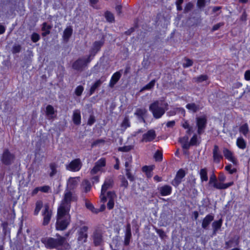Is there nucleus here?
<instances>
[{
	"label": "nucleus",
	"instance_id": "864d4df0",
	"mask_svg": "<svg viewBox=\"0 0 250 250\" xmlns=\"http://www.w3.org/2000/svg\"><path fill=\"white\" fill-rule=\"evenodd\" d=\"M190 144L191 146H197V136L196 134H194L190 140Z\"/></svg>",
	"mask_w": 250,
	"mask_h": 250
},
{
	"label": "nucleus",
	"instance_id": "09e8293b",
	"mask_svg": "<svg viewBox=\"0 0 250 250\" xmlns=\"http://www.w3.org/2000/svg\"><path fill=\"white\" fill-rule=\"evenodd\" d=\"M116 197V195L114 191H108L107 193V198L108 200H114Z\"/></svg>",
	"mask_w": 250,
	"mask_h": 250
},
{
	"label": "nucleus",
	"instance_id": "6e6552de",
	"mask_svg": "<svg viewBox=\"0 0 250 250\" xmlns=\"http://www.w3.org/2000/svg\"><path fill=\"white\" fill-rule=\"evenodd\" d=\"M42 215L43 216L42 225L46 226L49 224L52 216V211L49 210V207L47 204L44 206Z\"/></svg>",
	"mask_w": 250,
	"mask_h": 250
},
{
	"label": "nucleus",
	"instance_id": "f3484780",
	"mask_svg": "<svg viewBox=\"0 0 250 250\" xmlns=\"http://www.w3.org/2000/svg\"><path fill=\"white\" fill-rule=\"evenodd\" d=\"M131 238V226L129 224H128L126 226V230L125 232L124 245L128 246L129 244L130 240Z\"/></svg>",
	"mask_w": 250,
	"mask_h": 250
},
{
	"label": "nucleus",
	"instance_id": "4468645a",
	"mask_svg": "<svg viewBox=\"0 0 250 250\" xmlns=\"http://www.w3.org/2000/svg\"><path fill=\"white\" fill-rule=\"evenodd\" d=\"M92 238L95 246L100 245L103 241V235L101 231L99 230H95L93 232Z\"/></svg>",
	"mask_w": 250,
	"mask_h": 250
},
{
	"label": "nucleus",
	"instance_id": "4d7b16f0",
	"mask_svg": "<svg viewBox=\"0 0 250 250\" xmlns=\"http://www.w3.org/2000/svg\"><path fill=\"white\" fill-rule=\"evenodd\" d=\"M128 182L124 176H122L121 178V186L126 188L128 187Z\"/></svg>",
	"mask_w": 250,
	"mask_h": 250
},
{
	"label": "nucleus",
	"instance_id": "a19ab883",
	"mask_svg": "<svg viewBox=\"0 0 250 250\" xmlns=\"http://www.w3.org/2000/svg\"><path fill=\"white\" fill-rule=\"evenodd\" d=\"M95 165L101 169V167L105 166V159L101 158L96 162Z\"/></svg>",
	"mask_w": 250,
	"mask_h": 250
},
{
	"label": "nucleus",
	"instance_id": "393cba45",
	"mask_svg": "<svg viewBox=\"0 0 250 250\" xmlns=\"http://www.w3.org/2000/svg\"><path fill=\"white\" fill-rule=\"evenodd\" d=\"M159 190L162 196H167L171 193L172 188L170 186L165 185L161 187Z\"/></svg>",
	"mask_w": 250,
	"mask_h": 250
},
{
	"label": "nucleus",
	"instance_id": "f704fd0d",
	"mask_svg": "<svg viewBox=\"0 0 250 250\" xmlns=\"http://www.w3.org/2000/svg\"><path fill=\"white\" fill-rule=\"evenodd\" d=\"M104 16L106 21L109 22H113L115 21L113 14L109 11L105 12Z\"/></svg>",
	"mask_w": 250,
	"mask_h": 250
},
{
	"label": "nucleus",
	"instance_id": "72a5a7b5",
	"mask_svg": "<svg viewBox=\"0 0 250 250\" xmlns=\"http://www.w3.org/2000/svg\"><path fill=\"white\" fill-rule=\"evenodd\" d=\"M240 132L242 133L244 136H246L249 131L248 125L247 123L242 125L239 128Z\"/></svg>",
	"mask_w": 250,
	"mask_h": 250
},
{
	"label": "nucleus",
	"instance_id": "de8ad7c7",
	"mask_svg": "<svg viewBox=\"0 0 250 250\" xmlns=\"http://www.w3.org/2000/svg\"><path fill=\"white\" fill-rule=\"evenodd\" d=\"M154 158L156 161H162L163 159L162 153L159 150H157L154 154Z\"/></svg>",
	"mask_w": 250,
	"mask_h": 250
},
{
	"label": "nucleus",
	"instance_id": "37998d69",
	"mask_svg": "<svg viewBox=\"0 0 250 250\" xmlns=\"http://www.w3.org/2000/svg\"><path fill=\"white\" fill-rule=\"evenodd\" d=\"M121 126L122 127H124L125 129H126L127 127L130 126L129 121L127 117H125L124 118L121 124Z\"/></svg>",
	"mask_w": 250,
	"mask_h": 250
},
{
	"label": "nucleus",
	"instance_id": "4c0bfd02",
	"mask_svg": "<svg viewBox=\"0 0 250 250\" xmlns=\"http://www.w3.org/2000/svg\"><path fill=\"white\" fill-rule=\"evenodd\" d=\"M49 166L50 169L51 170V171L49 174V175L50 177H52L57 173V165L55 163H52L50 164Z\"/></svg>",
	"mask_w": 250,
	"mask_h": 250
},
{
	"label": "nucleus",
	"instance_id": "774afa93",
	"mask_svg": "<svg viewBox=\"0 0 250 250\" xmlns=\"http://www.w3.org/2000/svg\"><path fill=\"white\" fill-rule=\"evenodd\" d=\"M218 180L220 182H223L226 180V176L223 173H220L218 176Z\"/></svg>",
	"mask_w": 250,
	"mask_h": 250
},
{
	"label": "nucleus",
	"instance_id": "603ef678",
	"mask_svg": "<svg viewBox=\"0 0 250 250\" xmlns=\"http://www.w3.org/2000/svg\"><path fill=\"white\" fill-rule=\"evenodd\" d=\"M21 46L19 44L15 45L12 48V52L14 54L19 53L21 50Z\"/></svg>",
	"mask_w": 250,
	"mask_h": 250
},
{
	"label": "nucleus",
	"instance_id": "6ab92c4d",
	"mask_svg": "<svg viewBox=\"0 0 250 250\" xmlns=\"http://www.w3.org/2000/svg\"><path fill=\"white\" fill-rule=\"evenodd\" d=\"M213 157L214 161L217 163H219L223 156L220 154L219 151V147L217 145L214 146L213 149Z\"/></svg>",
	"mask_w": 250,
	"mask_h": 250
},
{
	"label": "nucleus",
	"instance_id": "423d86ee",
	"mask_svg": "<svg viewBox=\"0 0 250 250\" xmlns=\"http://www.w3.org/2000/svg\"><path fill=\"white\" fill-rule=\"evenodd\" d=\"M91 59L89 56L86 59L79 58L73 63L72 67L77 70H82L83 68L86 67L87 64L91 62Z\"/></svg>",
	"mask_w": 250,
	"mask_h": 250
},
{
	"label": "nucleus",
	"instance_id": "7ed1b4c3",
	"mask_svg": "<svg viewBox=\"0 0 250 250\" xmlns=\"http://www.w3.org/2000/svg\"><path fill=\"white\" fill-rule=\"evenodd\" d=\"M149 109L153 117L158 119L161 118L168 109V104L167 103L162 104L159 101H155L149 105Z\"/></svg>",
	"mask_w": 250,
	"mask_h": 250
},
{
	"label": "nucleus",
	"instance_id": "aec40b11",
	"mask_svg": "<svg viewBox=\"0 0 250 250\" xmlns=\"http://www.w3.org/2000/svg\"><path fill=\"white\" fill-rule=\"evenodd\" d=\"M72 120L75 125H80L81 123V113L79 110H75L73 111Z\"/></svg>",
	"mask_w": 250,
	"mask_h": 250
},
{
	"label": "nucleus",
	"instance_id": "412c9836",
	"mask_svg": "<svg viewBox=\"0 0 250 250\" xmlns=\"http://www.w3.org/2000/svg\"><path fill=\"white\" fill-rule=\"evenodd\" d=\"M213 219L214 216L212 215H207L203 220L202 227L204 229H207L208 227Z\"/></svg>",
	"mask_w": 250,
	"mask_h": 250
},
{
	"label": "nucleus",
	"instance_id": "c756f323",
	"mask_svg": "<svg viewBox=\"0 0 250 250\" xmlns=\"http://www.w3.org/2000/svg\"><path fill=\"white\" fill-rule=\"evenodd\" d=\"M236 145L237 146L242 149L246 147V142L242 137H239L236 141Z\"/></svg>",
	"mask_w": 250,
	"mask_h": 250
},
{
	"label": "nucleus",
	"instance_id": "680f3d73",
	"mask_svg": "<svg viewBox=\"0 0 250 250\" xmlns=\"http://www.w3.org/2000/svg\"><path fill=\"white\" fill-rule=\"evenodd\" d=\"M95 122V118L93 115H90L88 122L87 124L89 125H92Z\"/></svg>",
	"mask_w": 250,
	"mask_h": 250
},
{
	"label": "nucleus",
	"instance_id": "69168bd1",
	"mask_svg": "<svg viewBox=\"0 0 250 250\" xmlns=\"http://www.w3.org/2000/svg\"><path fill=\"white\" fill-rule=\"evenodd\" d=\"M150 64V62L147 60H144L142 62V66L145 69H147Z\"/></svg>",
	"mask_w": 250,
	"mask_h": 250
},
{
	"label": "nucleus",
	"instance_id": "bf43d9fd",
	"mask_svg": "<svg viewBox=\"0 0 250 250\" xmlns=\"http://www.w3.org/2000/svg\"><path fill=\"white\" fill-rule=\"evenodd\" d=\"M224 25V22H219L217 24H216L212 27L211 31H215L218 30L220 27L223 26Z\"/></svg>",
	"mask_w": 250,
	"mask_h": 250
},
{
	"label": "nucleus",
	"instance_id": "dca6fc26",
	"mask_svg": "<svg viewBox=\"0 0 250 250\" xmlns=\"http://www.w3.org/2000/svg\"><path fill=\"white\" fill-rule=\"evenodd\" d=\"M78 182L75 177H70L67 182V185L65 189L72 191L77 186Z\"/></svg>",
	"mask_w": 250,
	"mask_h": 250
},
{
	"label": "nucleus",
	"instance_id": "79ce46f5",
	"mask_svg": "<svg viewBox=\"0 0 250 250\" xmlns=\"http://www.w3.org/2000/svg\"><path fill=\"white\" fill-rule=\"evenodd\" d=\"M133 148L132 146H126L123 147H119L118 148V151L122 152H128Z\"/></svg>",
	"mask_w": 250,
	"mask_h": 250
},
{
	"label": "nucleus",
	"instance_id": "f03ea898",
	"mask_svg": "<svg viewBox=\"0 0 250 250\" xmlns=\"http://www.w3.org/2000/svg\"><path fill=\"white\" fill-rule=\"evenodd\" d=\"M69 211L58 208L57 219L56 228L57 230H63L66 229L70 222Z\"/></svg>",
	"mask_w": 250,
	"mask_h": 250
},
{
	"label": "nucleus",
	"instance_id": "e2e57ef3",
	"mask_svg": "<svg viewBox=\"0 0 250 250\" xmlns=\"http://www.w3.org/2000/svg\"><path fill=\"white\" fill-rule=\"evenodd\" d=\"M217 181V179L216 176L214 173H212V175L210 176L209 184H211L212 183H215Z\"/></svg>",
	"mask_w": 250,
	"mask_h": 250
},
{
	"label": "nucleus",
	"instance_id": "6e6d98bb",
	"mask_svg": "<svg viewBox=\"0 0 250 250\" xmlns=\"http://www.w3.org/2000/svg\"><path fill=\"white\" fill-rule=\"evenodd\" d=\"M231 165L229 164L225 167V169L229 171L230 174H233L236 172V169L235 168L231 169Z\"/></svg>",
	"mask_w": 250,
	"mask_h": 250
},
{
	"label": "nucleus",
	"instance_id": "20e7f679",
	"mask_svg": "<svg viewBox=\"0 0 250 250\" xmlns=\"http://www.w3.org/2000/svg\"><path fill=\"white\" fill-rule=\"evenodd\" d=\"M77 200L78 197L74 192L65 189L63 198L58 208L69 211L71 202H76Z\"/></svg>",
	"mask_w": 250,
	"mask_h": 250
},
{
	"label": "nucleus",
	"instance_id": "9b49d317",
	"mask_svg": "<svg viewBox=\"0 0 250 250\" xmlns=\"http://www.w3.org/2000/svg\"><path fill=\"white\" fill-rule=\"evenodd\" d=\"M186 173L184 169H179L176 173V176L172 182V184L177 187L182 182V179L185 176Z\"/></svg>",
	"mask_w": 250,
	"mask_h": 250
},
{
	"label": "nucleus",
	"instance_id": "a211bd4d",
	"mask_svg": "<svg viewBox=\"0 0 250 250\" xmlns=\"http://www.w3.org/2000/svg\"><path fill=\"white\" fill-rule=\"evenodd\" d=\"M233 185V182L224 184L222 182H217V181L213 184V187L218 189H225Z\"/></svg>",
	"mask_w": 250,
	"mask_h": 250
},
{
	"label": "nucleus",
	"instance_id": "49530a36",
	"mask_svg": "<svg viewBox=\"0 0 250 250\" xmlns=\"http://www.w3.org/2000/svg\"><path fill=\"white\" fill-rule=\"evenodd\" d=\"M31 39L33 42H36L40 39V36L38 33H33L31 36Z\"/></svg>",
	"mask_w": 250,
	"mask_h": 250
},
{
	"label": "nucleus",
	"instance_id": "f257e3e1",
	"mask_svg": "<svg viewBox=\"0 0 250 250\" xmlns=\"http://www.w3.org/2000/svg\"><path fill=\"white\" fill-rule=\"evenodd\" d=\"M57 238L52 237L42 238L41 242L48 249H56L58 250H69L71 248L70 244L66 241V238L56 234Z\"/></svg>",
	"mask_w": 250,
	"mask_h": 250
},
{
	"label": "nucleus",
	"instance_id": "e433bc0d",
	"mask_svg": "<svg viewBox=\"0 0 250 250\" xmlns=\"http://www.w3.org/2000/svg\"><path fill=\"white\" fill-rule=\"evenodd\" d=\"M54 108L51 105H48L46 107V114L49 117H52V115L54 114Z\"/></svg>",
	"mask_w": 250,
	"mask_h": 250
},
{
	"label": "nucleus",
	"instance_id": "5fc2aeb1",
	"mask_svg": "<svg viewBox=\"0 0 250 250\" xmlns=\"http://www.w3.org/2000/svg\"><path fill=\"white\" fill-rule=\"evenodd\" d=\"M40 190L44 193H48L50 190V187L49 186L39 187Z\"/></svg>",
	"mask_w": 250,
	"mask_h": 250
},
{
	"label": "nucleus",
	"instance_id": "b1692460",
	"mask_svg": "<svg viewBox=\"0 0 250 250\" xmlns=\"http://www.w3.org/2000/svg\"><path fill=\"white\" fill-rule=\"evenodd\" d=\"M73 33V29L71 27H67L65 28L63 33V39L65 42H67Z\"/></svg>",
	"mask_w": 250,
	"mask_h": 250
},
{
	"label": "nucleus",
	"instance_id": "c85d7f7f",
	"mask_svg": "<svg viewBox=\"0 0 250 250\" xmlns=\"http://www.w3.org/2000/svg\"><path fill=\"white\" fill-rule=\"evenodd\" d=\"M186 108L193 112H196L200 109L199 105H197L195 103L188 104L186 105Z\"/></svg>",
	"mask_w": 250,
	"mask_h": 250
},
{
	"label": "nucleus",
	"instance_id": "58836bf2",
	"mask_svg": "<svg viewBox=\"0 0 250 250\" xmlns=\"http://www.w3.org/2000/svg\"><path fill=\"white\" fill-rule=\"evenodd\" d=\"M155 82H156L155 80H152L148 83H147L146 85L144 86L142 88L141 91L146 90H150V89H152L154 87Z\"/></svg>",
	"mask_w": 250,
	"mask_h": 250
},
{
	"label": "nucleus",
	"instance_id": "39448f33",
	"mask_svg": "<svg viewBox=\"0 0 250 250\" xmlns=\"http://www.w3.org/2000/svg\"><path fill=\"white\" fill-rule=\"evenodd\" d=\"M0 159L4 165L10 166L14 163L15 160V155L11 152L8 148H5L3 150Z\"/></svg>",
	"mask_w": 250,
	"mask_h": 250
},
{
	"label": "nucleus",
	"instance_id": "0eeeda50",
	"mask_svg": "<svg viewBox=\"0 0 250 250\" xmlns=\"http://www.w3.org/2000/svg\"><path fill=\"white\" fill-rule=\"evenodd\" d=\"M104 40L94 42L92 47L89 51L90 54L88 56L90 58L91 57H94L98 53V52L100 50L101 48L104 45Z\"/></svg>",
	"mask_w": 250,
	"mask_h": 250
},
{
	"label": "nucleus",
	"instance_id": "ddd939ff",
	"mask_svg": "<svg viewBox=\"0 0 250 250\" xmlns=\"http://www.w3.org/2000/svg\"><path fill=\"white\" fill-rule=\"evenodd\" d=\"M113 183L114 181L111 177H108L106 178L102 187V195L105 193L108 189L112 188L113 186Z\"/></svg>",
	"mask_w": 250,
	"mask_h": 250
},
{
	"label": "nucleus",
	"instance_id": "13d9d810",
	"mask_svg": "<svg viewBox=\"0 0 250 250\" xmlns=\"http://www.w3.org/2000/svg\"><path fill=\"white\" fill-rule=\"evenodd\" d=\"M114 206V200H109L107 204V207L108 209L111 210Z\"/></svg>",
	"mask_w": 250,
	"mask_h": 250
},
{
	"label": "nucleus",
	"instance_id": "c03bdc74",
	"mask_svg": "<svg viewBox=\"0 0 250 250\" xmlns=\"http://www.w3.org/2000/svg\"><path fill=\"white\" fill-rule=\"evenodd\" d=\"M131 169H125L126 175L130 181L133 182L135 180L134 176L131 173Z\"/></svg>",
	"mask_w": 250,
	"mask_h": 250
},
{
	"label": "nucleus",
	"instance_id": "cd10ccee",
	"mask_svg": "<svg viewBox=\"0 0 250 250\" xmlns=\"http://www.w3.org/2000/svg\"><path fill=\"white\" fill-rule=\"evenodd\" d=\"M82 187L83 188V190L85 193L89 192L91 188L90 183L87 180H84L82 182Z\"/></svg>",
	"mask_w": 250,
	"mask_h": 250
},
{
	"label": "nucleus",
	"instance_id": "bb28decb",
	"mask_svg": "<svg viewBox=\"0 0 250 250\" xmlns=\"http://www.w3.org/2000/svg\"><path fill=\"white\" fill-rule=\"evenodd\" d=\"M104 80L99 79L97 80L91 87L89 91V95H92L95 91L103 83Z\"/></svg>",
	"mask_w": 250,
	"mask_h": 250
},
{
	"label": "nucleus",
	"instance_id": "052dcab7",
	"mask_svg": "<svg viewBox=\"0 0 250 250\" xmlns=\"http://www.w3.org/2000/svg\"><path fill=\"white\" fill-rule=\"evenodd\" d=\"M193 5L191 3L188 2L187 3L184 8V11L185 13H187L192 9Z\"/></svg>",
	"mask_w": 250,
	"mask_h": 250
},
{
	"label": "nucleus",
	"instance_id": "4be33fe9",
	"mask_svg": "<svg viewBox=\"0 0 250 250\" xmlns=\"http://www.w3.org/2000/svg\"><path fill=\"white\" fill-rule=\"evenodd\" d=\"M223 154L227 159L230 161L233 164H236V160L232 156V153L226 148L223 149Z\"/></svg>",
	"mask_w": 250,
	"mask_h": 250
},
{
	"label": "nucleus",
	"instance_id": "3c124183",
	"mask_svg": "<svg viewBox=\"0 0 250 250\" xmlns=\"http://www.w3.org/2000/svg\"><path fill=\"white\" fill-rule=\"evenodd\" d=\"M185 61H186V63H183V65L184 67H185V68L188 67L192 65L193 62L191 60L188 59V58H186Z\"/></svg>",
	"mask_w": 250,
	"mask_h": 250
},
{
	"label": "nucleus",
	"instance_id": "2f4dec72",
	"mask_svg": "<svg viewBox=\"0 0 250 250\" xmlns=\"http://www.w3.org/2000/svg\"><path fill=\"white\" fill-rule=\"evenodd\" d=\"M147 110L146 108H137L136 112L134 113V115H136L138 118L144 116L146 113Z\"/></svg>",
	"mask_w": 250,
	"mask_h": 250
},
{
	"label": "nucleus",
	"instance_id": "c9c22d12",
	"mask_svg": "<svg viewBox=\"0 0 250 250\" xmlns=\"http://www.w3.org/2000/svg\"><path fill=\"white\" fill-rule=\"evenodd\" d=\"M43 204L41 201H38L36 203V207L34 211V214L35 215L38 214L39 212L42 208Z\"/></svg>",
	"mask_w": 250,
	"mask_h": 250
},
{
	"label": "nucleus",
	"instance_id": "2eb2a0df",
	"mask_svg": "<svg viewBox=\"0 0 250 250\" xmlns=\"http://www.w3.org/2000/svg\"><path fill=\"white\" fill-rule=\"evenodd\" d=\"M156 137L155 132L153 130H149L143 135L142 141L146 142H151Z\"/></svg>",
	"mask_w": 250,
	"mask_h": 250
},
{
	"label": "nucleus",
	"instance_id": "ea45409f",
	"mask_svg": "<svg viewBox=\"0 0 250 250\" xmlns=\"http://www.w3.org/2000/svg\"><path fill=\"white\" fill-rule=\"evenodd\" d=\"M195 81L197 83H201L208 79V76L207 75H201L194 78Z\"/></svg>",
	"mask_w": 250,
	"mask_h": 250
},
{
	"label": "nucleus",
	"instance_id": "8fccbe9b",
	"mask_svg": "<svg viewBox=\"0 0 250 250\" xmlns=\"http://www.w3.org/2000/svg\"><path fill=\"white\" fill-rule=\"evenodd\" d=\"M155 230L157 234L159 235V236L162 238L164 239L165 237L167 236L165 232L162 229H158L157 228H155Z\"/></svg>",
	"mask_w": 250,
	"mask_h": 250
},
{
	"label": "nucleus",
	"instance_id": "a18cd8bd",
	"mask_svg": "<svg viewBox=\"0 0 250 250\" xmlns=\"http://www.w3.org/2000/svg\"><path fill=\"white\" fill-rule=\"evenodd\" d=\"M83 91V87L82 85L77 86L75 90V94L78 96H80Z\"/></svg>",
	"mask_w": 250,
	"mask_h": 250
},
{
	"label": "nucleus",
	"instance_id": "1a4fd4ad",
	"mask_svg": "<svg viewBox=\"0 0 250 250\" xmlns=\"http://www.w3.org/2000/svg\"><path fill=\"white\" fill-rule=\"evenodd\" d=\"M207 121L205 117L196 118V124L198 127L197 132L200 135L204 132L206 128Z\"/></svg>",
	"mask_w": 250,
	"mask_h": 250
},
{
	"label": "nucleus",
	"instance_id": "473e14b6",
	"mask_svg": "<svg viewBox=\"0 0 250 250\" xmlns=\"http://www.w3.org/2000/svg\"><path fill=\"white\" fill-rule=\"evenodd\" d=\"M85 205L86 208L87 209H88L89 210L92 211L93 213H95V214L98 213L97 208H95L94 206L93 205V204L92 203H91L90 202L86 200L85 201Z\"/></svg>",
	"mask_w": 250,
	"mask_h": 250
},
{
	"label": "nucleus",
	"instance_id": "a878e982",
	"mask_svg": "<svg viewBox=\"0 0 250 250\" xmlns=\"http://www.w3.org/2000/svg\"><path fill=\"white\" fill-rule=\"evenodd\" d=\"M222 224V219L214 221L212 224L213 228V235H215L217 231L221 228Z\"/></svg>",
	"mask_w": 250,
	"mask_h": 250
},
{
	"label": "nucleus",
	"instance_id": "0e129e2a",
	"mask_svg": "<svg viewBox=\"0 0 250 250\" xmlns=\"http://www.w3.org/2000/svg\"><path fill=\"white\" fill-rule=\"evenodd\" d=\"M188 136H185L183 137H181L179 139V142L181 144L187 143V142H188Z\"/></svg>",
	"mask_w": 250,
	"mask_h": 250
},
{
	"label": "nucleus",
	"instance_id": "9d476101",
	"mask_svg": "<svg viewBox=\"0 0 250 250\" xmlns=\"http://www.w3.org/2000/svg\"><path fill=\"white\" fill-rule=\"evenodd\" d=\"M88 227L84 226L81 228L79 232V236L78 237V241L83 244L86 242L88 237L87 235Z\"/></svg>",
	"mask_w": 250,
	"mask_h": 250
},
{
	"label": "nucleus",
	"instance_id": "f8f14e48",
	"mask_svg": "<svg viewBox=\"0 0 250 250\" xmlns=\"http://www.w3.org/2000/svg\"><path fill=\"white\" fill-rule=\"evenodd\" d=\"M82 164L79 159H76L71 161L66 167V168L69 170L77 171L81 167Z\"/></svg>",
	"mask_w": 250,
	"mask_h": 250
},
{
	"label": "nucleus",
	"instance_id": "7c9ffc66",
	"mask_svg": "<svg viewBox=\"0 0 250 250\" xmlns=\"http://www.w3.org/2000/svg\"><path fill=\"white\" fill-rule=\"evenodd\" d=\"M200 175L201 181H207L208 180V177L207 175V170L206 168H202L200 170Z\"/></svg>",
	"mask_w": 250,
	"mask_h": 250
},
{
	"label": "nucleus",
	"instance_id": "5701e85b",
	"mask_svg": "<svg viewBox=\"0 0 250 250\" xmlns=\"http://www.w3.org/2000/svg\"><path fill=\"white\" fill-rule=\"evenodd\" d=\"M121 77V74L119 72H116L112 76L109 86L110 87H114V85L119 80Z\"/></svg>",
	"mask_w": 250,
	"mask_h": 250
},
{
	"label": "nucleus",
	"instance_id": "338daca9",
	"mask_svg": "<svg viewBox=\"0 0 250 250\" xmlns=\"http://www.w3.org/2000/svg\"><path fill=\"white\" fill-rule=\"evenodd\" d=\"M233 240L230 239L229 241L225 242V249H228L229 248H231L232 247L231 244L233 243Z\"/></svg>",
	"mask_w": 250,
	"mask_h": 250
}]
</instances>
